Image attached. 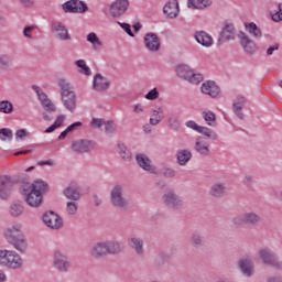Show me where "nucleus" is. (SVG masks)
<instances>
[{
  "mask_svg": "<svg viewBox=\"0 0 282 282\" xmlns=\"http://www.w3.org/2000/svg\"><path fill=\"white\" fill-rule=\"evenodd\" d=\"M226 183H214L209 188V195L210 197H215L216 199H219L226 195Z\"/></svg>",
  "mask_w": 282,
  "mask_h": 282,
  "instance_id": "nucleus-27",
  "label": "nucleus"
},
{
  "mask_svg": "<svg viewBox=\"0 0 282 282\" xmlns=\"http://www.w3.org/2000/svg\"><path fill=\"white\" fill-rule=\"evenodd\" d=\"M268 282H282L281 276H271L269 278Z\"/></svg>",
  "mask_w": 282,
  "mask_h": 282,
  "instance_id": "nucleus-64",
  "label": "nucleus"
},
{
  "mask_svg": "<svg viewBox=\"0 0 282 282\" xmlns=\"http://www.w3.org/2000/svg\"><path fill=\"white\" fill-rule=\"evenodd\" d=\"M118 25H120V28H122V30H124V32L128 33L132 39L135 36L133 31H131V24L118 22Z\"/></svg>",
  "mask_w": 282,
  "mask_h": 282,
  "instance_id": "nucleus-50",
  "label": "nucleus"
},
{
  "mask_svg": "<svg viewBox=\"0 0 282 282\" xmlns=\"http://www.w3.org/2000/svg\"><path fill=\"white\" fill-rule=\"evenodd\" d=\"M14 111V105L9 100L0 101V113H12Z\"/></svg>",
  "mask_w": 282,
  "mask_h": 282,
  "instance_id": "nucleus-43",
  "label": "nucleus"
},
{
  "mask_svg": "<svg viewBox=\"0 0 282 282\" xmlns=\"http://www.w3.org/2000/svg\"><path fill=\"white\" fill-rule=\"evenodd\" d=\"M151 111L152 117L150 118V124H152V127H158V124H160V121L164 120V109H162V107H156Z\"/></svg>",
  "mask_w": 282,
  "mask_h": 282,
  "instance_id": "nucleus-33",
  "label": "nucleus"
},
{
  "mask_svg": "<svg viewBox=\"0 0 282 282\" xmlns=\"http://www.w3.org/2000/svg\"><path fill=\"white\" fill-rule=\"evenodd\" d=\"M160 98V91H158V88L151 89L147 95V100H158Z\"/></svg>",
  "mask_w": 282,
  "mask_h": 282,
  "instance_id": "nucleus-49",
  "label": "nucleus"
},
{
  "mask_svg": "<svg viewBox=\"0 0 282 282\" xmlns=\"http://www.w3.org/2000/svg\"><path fill=\"white\" fill-rule=\"evenodd\" d=\"M195 39L199 45L203 47H212L213 46V36L206 33L205 31H197L195 33Z\"/></svg>",
  "mask_w": 282,
  "mask_h": 282,
  "instance_id": "nucleus-29",
  "label": "nucleus"
},
{
  "mask_svg": "<svg viewBox=\"0 0 282 282\" xmlns=\"http://www.w3.org/2000/svg\"><path fill=\"white\" fill-rule=\"evenodd\" d=\"M32 30H39V26L36 25H28L23 30V34L26 39H32Z\"/></svg>",
  "mask_w": 282,
  "mask_h": 282,
  "instance_id": "nucleus-51",
  "label": "nucleus"
},
{
  "mask_svg": "<svg viewBox=\"0 0 282 282\" xmlns=\"http://www.w3.org/2000/svg\"><path fill=\"white\" fill-rule=\"evenodd\" d=\"M258 257L261 259L264 265H271V268H275V270H282V262L276 257V253L272 251V249L264 247L259 249Z\"/></svg>",
  "mask_w": 282,
  "mask_h": 282,
  "instance_id": "nucleus-7",
  "label": "nucleus"
},
{
  "mask_svg": "<svg viewBox=\"0 0 282 282\" xmlns=\"http://www.w3.org/2000/svg\"><path fill=\"white\" fill-rule=\"evenodd\" d=\"M23 213H25V207H23V204H21V202L15 200L10 204L9 215H11V217H21Z\"/></svg>",
  "mask_w": 282,
  "mask_h": 282,
  "instance_id": "nucleus-31",
  "label": "nucleus"
},
{
  "mask_svg": "<svg viewBox=\"0 0 282 282\" xmlns=\"http://www.w3.org/2000/svg\"><path fill=\"white\" fill-rule=\"evenodd\" d=\"M110 204L117 210H129V199L124 197V188L118 184L110 191Z\"/></svg>",
  "mask_w": 282,
  "mask_h": 282,
  "instance_id": "nucleus-6",
  "label": "nucleus"
},
{
  "mask_svg": "<svg viewBox=\"0 0 282 282\" xmlns=\"http://www.w3.org/2000/svg\"><path fill=\"white\" fill-rule=\"evenodd\" d=\"M202 94H205L206 96H210V98H217L219 94H221V89L217 85V83L213 80H207L202 84L200 87Z\"/></svg>",
  "mask_w": 282,
  "mask_h": 282,
  "instance_id": "nucleus-20",
  "label": "nucleus"
},
{
  "mask_svg": "<svg viewBox=\"0 0 282 282\" xmlns=\"http://www.w3.org/2000/svg\"><path fill=\"white\" fill-rule=\"evenodd\" d=\"M200 80H204V77L202 74H196L195 70H192V74H189V77L187 78V82L192 83V85H199Z\"/></svg>",
  "mask_w": 282,
  "mask_h": 282,
  "instance_id": "nucleus-47",
  "label": "nucleus"
},
{
  "mask_svg": "<svg viewBox=\"0 0 282 282\" xmlns=\"http://www.w3.org/2000/svg\"><path fill=\"white\" fill-rule=\"evenodd\" d=\"M86 41L91 44L93 50L95 52H98L102 47V41H100V37L95 32H91L87 35Z\"/></svg>",
  "mask_w": 282,
  "mask_h": 282,
  "instance_id": "nucleus-36",
  "label": "nucleus"
},
{
  "mask_svg": "<svg viewBox=\"0 0 282 282\" xmlns=\"http://www.w3.org/2000/svg\"><path fill=\"white\" fill-rule=\"evenodd\" d=\"M163 175L164 177H175V171L173 169H165Z\"/></svg>",
  "mask_w": 282,
  "mask_h": 282,
  "instance_id": "nucleus-62",
  "label": "nucleus"
},
{
  "mask_svg": "<svg viewBox=\"0 0 282 282\" xmlns=\"http://www.w3.org/2000/svg\"><path fill=\"white\" fill-rule=\"evenodd\" d=\"M4 238L20 254L28 252V238H25V234L21 230V225L17 224L8 227L4 230Z\"/></svg>",
  "mask_w": 282,
  "mask_h": 282,
  "instance_id": "nucleus-2",
  "label": "nucleus"
},
{
  "mask_svg": "<svg viewBox=\"0 0 282 282\" xmlns=\"http://www.w3.org/2000/svg\"><path fill=\"white\" fill-rule=\"evenodd\" d=\"M14 138V134L12 133V130L9 128H2L0 129V140L2 142H6V140H12Z\"/></svg>",
  "mask_w": 282,
  "mask_h": 282,
  "instance_id": "nucleus-46",
  "label": "nucleus"
},
{
  "mask_svg": "<svg viewBox=\"0 0 282 282\" xmlns=\"http://www.w3.org/2000/svg\"><path fill=\"white\" fill-rule=\"evenodd\" d=\"M238 268L245 276H252V271L254 269V264L252 263V259L250 258H243L239 260Z\"/></svg>",
  "mask_w": 282,
  "mask_h": 282,
  "instance_id": "nucleus-26",
  "label": "nucleus"
},
{
  "mask_svg": "<svg viewBox=\"0 0 282 282\" xmlns=\"http://www.w3.org/2000/svg\"><path fill=\"white\" fill-rule=\"evenodd\" d=\"M118 149L119 155L120 158H122V160H131V151L127 149V145H124V143H119Z\"/></svg>",
  "mask_w": 282,
  "mask_h": 282,
  "instance_id": "nucleus-44",
  "label": "nucleus"
},
{
  "mask_svg": "<svg viewBox=\"0 0 282 282\" xmlns=\"http://www.w3.org/2000/svg\"><path fill=\"white\" fill-rule=\"evenodd\" d=\"M169 124L172 129H180V120L176 117H170Z\"/></svg>",
  "mask_w": 282,
  "mask_h": 282,
  "instance_id": "nucleus-54",
  "label": "nucleus"
},
{
  "mask_svg": "<svg viewBox=\"0 0 282 282\" xmlns=\"http://www.w3.org/2000/svg\"><path fill=\"white\" fill-rule=\"evenodd\" d=\"M46 191L47 183L43 180H36L33 184L24 183L20 187L21 195L32 208H39L43 204V193Z\"/></svg>",
  "mask_w": 282,
  "mask_h": 282,
  "instance_id": "nucleus-1",
  "label": "nucleus"
},
{
  "mask_svg": "<svg viewBox=\"0 0 282 282\" xmlns=\"http://www.w3.org/2000/svg\"><path fill=\"white\" fill-rule=\"evenodd\" d=\"M57 85L61 89V100L65 110L74 113V111H76V104L78 102L74 86L65 78L58 79Z\"/></svg>",
  "mask_w": 282,
  "mask_h": 282,
  "instance_id": "nucleus-3",
  "label": "nucleus"
},
{
  "mask_svg": "<svg viewBox=\"0 0 282 282\" xmlns=\"http://www.w3.org/2000/svg\"><path fill=\"white\" fill-rule=\"evenodd\" d=\"M245 28L249 34L253 35V39H261V36H263L261 29H259L254 22L245 23Z\"/></svg>",
  "mask_w": 282,
  "mask_h": 282,
  "instance_id": "nucleus-37",
  "label": "nucleus"
},
{
  "mask_svg": "<svg viewBox=\"0 0 282 282\" xmlns=\"http://www.w3.org/2000/svg\"><path fill=\"white\" fill-rule=\"evenodd\" d=\"M109 87H111V82H109L107 77L102 76L100 73H97L94 76L93 88L95 89V91H99L100 94H102L107 91Z\"/></svg>",
  "mask_w": 282,
  "mask_h": 282,
  "instance_id": "nucleus-18",
  "label": "nucleus"
},
{
  "mask_svg": "<svg viewBox=\"0 0 282 282\" xmlns=\"http://www.w3.org/2000/svg\"><path fill=\"white\" fill-rule=\"evenodd\" d=\"M162 202L171 210H182L184 208V198L175 191H167L162 195Z\"/></svg>",
  "mask_w": 282,
  "mask_h": 282,
  "instance_id": "nucleus-8",
  "label": "nucleus"
},
{
  "mask_svg": "<svg viewBox=\"0 0 282 282\" xmlns=\"http://www.w3.org/2000/svg\"><path fill=\"white\" fill-rule=\"evenodd\" d=\"M272 20L275 22L282 21V4H279V12L272 15Z\"/></svg>",
  "mask_w": 282,
  "mask_h": 282,
  "instance_id": "nucleus-58",
  "label": "nucleus"
},
{
  "mask_svg": "<svg viewBox=\"0 0 282 282\" xmlns=\"http://www.w3.org/2000/svg\"><path fill=\"white\" fill-rule=\"evenodd\" d=\"M279 47H280L279 43L274 44L273 46H270L267 50V56H272V54H274V52H276Z\"/></svg>",
  "mask_w": 282,
  "mask_h": 282,
  "instance_id": "nucleus-60",
  "label": "nucleus"
},
{
  "mask_svg": "<svg viewBox=\"0 0 282 282\" xmlns=\"http://www.w3.org/2000/svg\"><path fill=\"white\" fill-rule=\"evenodd\" d=\"M106 133H113L116 131V123L113 121L104 122Z\"/></svg>",
  "mask_w": 282,
  "mask_h": 282,
  "instance_id": "nucleus-52",
  "label": "nucleus"
},
{
  "mask_svg": "<svg viewBox=\"0 0 282 282\" xmlns=\"http://www.w3.org/2000/svg\"><path fill=\"white\" fill-rule=\"evenodd\" d=\"M176 76L183 80H188L191 74H193V68L186 64H180L176 66Z\"/></svg>",
  "mask_w": 282,
  "mask_h": 282,
  "instance_id": "nucleus-32",
  "label": "nucleus"
},
{
  "mask_svg": "<svg viewBox=\"0 0 282 282\" xmlns=\"http://www.w3.org/2000/svg\"><path fill=\"white\" fill-rule=\"evenodd\" d=\"M52 113H54V111H46L43 112V120H45L46 122H52V120H54V116H52Z\"/></svg>",
  "mask_w": 282,
  "mask_h": 282,
  "instance_id": "nucleus-59",
  "label": "nucleus"
},
{
  "mask_svg": "<svg viewBox=\"0 0 282 282\" xmlns=\"http://www.w3.org/2000/svg\"><path fill=\"white\" fill-rule=\"evenodd\" d=\"M134 113H143L144 112V107L141 104H137L133 108Z\"/></svg>",
  "mask_w": 282,
  "mask_h": 282,
  "instance_id": "nucleus-63",
  "label": "nucleus"
},
{
  "mask_svg": "<svg viewBox=\"0 0 282 282\" xmlns=\"http://www.w3.org/2000/svg\"><path fill=\"white\" fill-rule=\"evenodd\" d=\"M193 158V153L188 150H181L176 153V160L180 166H186L188 162H191V159Z\"/></svg>",
  "mask_w": 282,
  "mask_h": 282,
  "instance_id": "nucleus-35",
  "label": "nucleus"
},
{
  "mask_svg": "<svg viewBox=\"0 0 282 282\" xmlns=\"http://www.w3.org/2000/svg\"><path fill=\"white\" fill-rule=\"evenodd\" d=\"M213 6V0H187V8L192 10H206Z\"/></svg>",
  "mask_w": 282,
  "mask_h": 282,
  "instance_id": "nucleus-30",
  "label": "nucleus"
},
{
  "mask_svg": "<svg viewBox=\"0 0 282 282\" xmlns=\"http://www.w3.org/2000/svg\"><path fill=\"white\" fill-rule=\"evenodd\" d=\"M65 118H66L65 115H58L55 122L51 127H48L44 131V133H52V132L56 131V129L63 127V123L65 122Z\"/></svg>",
  "mask_w": 282,
  "mask_h": 282,
  "instance_id": "nucleus-40",
  "label": "nucleus"
},
{
  "mask_svg": "<svg viewBox=\"0 0 282 282\" xmlns=\"http://www.w3.org/2000/svg\"><path fill=\"white\" fill-rule=\"evenodd\" d=\"M144 46L149 52H160V36L155 33H147L143 39Z\"/></svg>",
  "mask_w": 282,
  "mask_h": 282,
  "instance_id": "nucleus-17",
  "label": "nucleus"
},
{
  "mask_svg": "<svg viewBox=\"0 0 282 282\" xmlns=\"http://www.w3.org/2000/svg\"><path fill=\"white\" fill-rule=\"evenodd\" d=\"M237 36V29H235V24L225 23L220 32V37L218 39V43H224V41H235Z\"/></svg>",
  "mask_w": 282,
  "mask_h": 282,
  "instance_id": "nucleus-21",
  "label": "nucleus"
},
{
  "mask_svg": "<svg viewBox=\"0 0 282 282\" xmlns=\"http://www.w3.org/2000/svg\"><path fill=\"white\" fill-rule=\"evenodd\" d=\"M90 124H91L93 129H100V127H102V124H105V122L102 121V119L93 118Z\"/></svg>",
  "mask_w": 282,
  "mask_h": 282,
  "instance_id": "nucleus-53",
  "label": "nucleus"
},
{
  "mask_svg": "<svg viewBox=\"0 0 282 282\" xmlns=\"http://www.w3.org/2000/svg\"><path fill=\"white\" fill-rule=\"evenodd\" d=\"M120 252H122V245L113 240L99 241L90 248V257L93 259H102L107 254H120Z\"/></svg>",
  "mask_w": 282,
  "mask_h": 282,
  "instance_id": "nucleus-4",
  "label": "nucleus"
},
{
  "mask_svg": "<svg viewBox=\"0 0 282 282\" xmlns=\"http://www.w3.org/2000/svg\"><path fill=\"white\" fill-rule=\"evenodd\" d=\"M189 241L194 248H202L204 246V237L199 231H194L189 238Z\"/></svg>",
  "mask_w": 282,
  "mask_h": 282,
  "instance_id": "nucleus-39",
  "label": "nucleus"
},
{
  "mask_svg": "<svg viewBox=\"0 0 282 282\" xmlns=\"http://www.w3.org/2000/svg\"><path fill=\"white\" fill-rule=\"evenodd\" d=\"M37 98L42 105V107L46 110V111H56V106L54 105V102H52L50 100V98H47V95L45 93H40L37 95Z\"/></svg>",
  "mask_w": 282,
  "mask_h": 282,
  "instance_id": "nucleus-34",
  "label": "nucleus"
},
{
  "mask_svg": "<svg viewBox=\"0 0 282 282\" xmlns=\"http://www.w3.org/2000/svg\"><path fill=\"white\" fill-rule=\"evenodd\" d=\"M246 102H247L246 97H243L241 95L237 96L236 99L234 100L232 111H234L235 116H237V118H239V120H243V118H245V115L241 110L243 109V107H246Z\"/></svg>",
  "mask_w": 282,
  "mask_h": 282,
  "instance_id": "nucleus-23",
  "label": "nucleus"
},
{
  "mask_svg": "<svg viewBox=\"0 0 282 282\" xmlns=\"http://www.w3.org/2000/svg\"><path fill=\"white\" fill-rule=\"evenodd\" d=\"M63 194L66 199H70L72 202H78L80 199V189L75 184L68 185L64 191Z\"/></svg>",
  "mask_w": 282,
  "mask_h": 282,
  "instance_id": "nucleus-28",
  "label": "nucleus"
},
{
  "mask_svg": "<svg viewBox=\"0 0 282 282\" xmlns=\"http://www.w3.org/2000/svg\"><path fill=\"white\" fill-rule=\"evenodd\" d=\"M135 161L140 169H143V171H148V173H155V166H153L151 159L144 154H137Z\"/></svg>",
  "mask_w": 282,
  "mask_h": 282,
  "instance_id": "nucleus-24",
  "label": "nucleus"
},
{
  "mask_svg": "<svg viewBox=\"0 0 282 282\" xmlns=\"http://www.w3.org/2000/svg\"><path fill=\"white\" fill-rule=\"evenodd\" d=\"M0 265L9 270H21L23 258L17 251L0 250Z\"/></svg>",
  "mask_w": 282,
  "mask_h": 282,
  "instance_id": "nucleus-5",
  "label": "nucleus"
},
{
  "mask_svg": "<svg viewBox=\"0 0 282 282\" xmlns=\"http://www.w3.org/2000/svg\"><path fill=\"white\" fill-rule=\"evenodd\" d=\"M14 180L11 176H0V199H10L12 197V189L14 188Z\"/></svg>",
  "mask_w": 282,
  "mask_h": 282,
  "instance_id": "nucleus-14",
  "label": "nucleus"
},
{
  "mask_svg": "<svg viewBox=\"0 0 282 282\" xmlns=\"http://www.w3.org/2000/svg\"><path fill=\"white\" fill-rule=\"evenodd\" d=\"M186 127H188L189 129H193L194 131H197V133L199 132V129L202 128V126L197 124L195 121H187Z\"/></svg>",
  "mask_w": 282,
  "mask_h": 282,
  "instance_id": "nucleus-56",
  "label": "nucleus"
},
{
  "mask_svg": "<svg viewBox=\"0 0 282 282\" xmlns=\"http://www.w3.org/2000/svg\"><path fill=\"white\" fill-rule=\"evenodd\" d=\"M78 127H83V122L76 121V122L72 123L70 126H68L66 129L69 133H72V131H76V129H78Z\"/></svg>",
  "mask_w": 282,
  "mask_h": 282,
  "instance_id": "nucleus-57",
  "label": "nucleus"
},
{
  "mask_svg": "<svg viewBox=\"0 0 282 282\" xmlns=\"http://www.w3.org/2000/svg\"><path fill=\"white\" fill-rule=\"evenodd\" d=\"M51 31L59 41H72V35H69V31L63 22L53 21L51 23Z\"/></svg>",
  "mask_w": 282,
  "mask_h": 282,
  "instance_id": "nucleus-16",
  "label": "nucleus"
},
{
  "mask_svg": "<svg viewBox=\"0 0 282 282\" xmlns=\"http://www.w3.org/2000/svg\"><path fill=\"white\" fill-rule=\"evenodd\" d=\"M66 212L69 215H76L78 213V203L76 200L67 202Z\"/></svg>",
  "mask_w": 282,
  "mask_h": 282,
  "instance_id": "nucleus-48",
  "label": "nucleus"
},
{
  "mask_svg": "<svg viewBox=\"0 0 282 282\" xmlns=\"http://www.w3.org/2000/svg\"><path fill=\"white\" fill-rule=\"evenodd\" d=\"M42 219L45 226L51 228V230H61V228H63V218L53 210L44 213Z\"/></svg>",
  "mask_w": 282,
  "mask_h": 282,
  "instance_id": "nucleus-13",
  "label": "nucleus"
},
{
  "mask_svg": "<svg viewBox=\"0 0 282 282\" xmlns=\"http://www.w3.org/2000/svg\"><path fill=\"white\" fill-rule=\"evenodd\" d=\"M23 8H32L34 6V0H20Z\"/></svg>",
  "mask_w": 282,
  "mask_h": 282,
  "instance_id": "nucleus-61",
  "label": "nucleus"
},
{
  "mask_svg": "<svg viewBox=\"0 0 282 282\" xmlns=\"http://www.w3.org/2000/svg\"><path fill=\"white\" fill-rule=\"evenodd\" d=\"M238 39L240 40L241 47H243L247 54H254L257 52V44H254V41H252L246 32L240 31Z\"/></svg>",
  "mask_w": 282,
  "mask_h": 282,
  "instance_id": "nucleus-19",
  "label": "nucleus"
},
{
  "mask_svg": "<svg viewBox=\"0 0 282 282\" xmlns=\"http://www.w3.org/2000/svg\"><path fill=\"white\" fill-rule=\"evenodd\" d=\"M53 267L57 272H69V268H72V261L65 252L56 250L53 254Z\"/></svg>",
  "mask_w": 282,
  "mask_h": 282,
  "instance_id": "nucleus-11",
  "label": "nucleus"
},
{
  "mask_svg": "<svg viewBox=\"0 0 282 282\" xmlns=\"http://www.w3.org/2000/svg\"><path fill=\"white\" fill-rule=\"evenodd\" d=\"M198 133L206 135V138H208L209 140H217L219 138L217 132H215L214 130H212L210 128H207V127L200 126Z\"/></svg>",
  "mask_w": 282,
  "mask_h": 282,
  "instance_id": "nucleus-41",
  "label": "nucleus"
},
{
  "mask_svg": "<svg viewBox=\"0 0 282 282\" xmlns=\"http://www.w3.org/2000/svg\"><path fill=\"white\" fill-rule=\"evenodd\" d=\"M62 9L66 14H85L89 7L80 0H68L62 4Z\"/></svg>",
  "mask_w": 282,
  "mask_h": 282,
  "instance_id": "nucleus-12",
  "label": "nucleus"
},
{
  "mask_svg": "<svg viewBox=\"0 0 282 282\" xmlns=\"http://www.w3.org/2000/svg\"><path fill=\"white\" fill-rule=\"evenodd\" d=\"M128 245L132 250H134L138 257H142L144 254V240L140 237H131L128 239Z\"/></svg>",
  "mask_w": 282,
  "mask_h": 282,
  "instance_id": "nucleus-25",
  "label": "nucleus"
},
{
  "mask_svg": "<svg viewBox=\"0 0 282 282\" xmlns=\"http://www.w3.org/2000/svg\"><path fill=\"white\" fill-rule=\"evenodd\" d=\"M29 133L25 129L17 130L15 138H19L20 140H23L24 138H28Z\"/></svg>",
  "mask_w": 282,
  "mask_h": 282,
  "instance_id": "nucleus-55",
  "label": "nucleus"
},
{
  "mask_svg": "<svg viewBox=\"0 0 282 282\" xmlns=\"http://www.w3.org/2000/svg\"><path fill=\"white\" fill-rule=\"evenodd\" d=\"M70 149L76 155H85L91 153L96 149V141L87 139H78L70 143Z\"/></svg>",
  "mask_w": 282,
  "mask_h": 282,
  "instance_id": "nucleus-10",
  "label": "nucleus"
},
{
  "mask_svg": "<svg viewBox=\"0 0 282 282\" xmlns=\"http://www.w3.org/2000/svg\"><path fill=\"white\" fill-rule=\"evenodd\" d=\"M163 14L167 19H177L180 17V3L177 0H170L163 8Z\"/></svg>",
  "mask_w": 282,
  "mask_h": 282,
  "instance_id": "nucleus-22",
  "label": "nucleus"
},
{
  "mask_svg": "<svg viewBox=\"0 0 282 282\" xmlns=\"http://www.w3.org/2000/svg\"><path fill=\"white\" fill-rule=\"evenodd\" d=\"M127 10H129V0H116L109 8V12L113 19L124 17Z\"/></svg>",
  "mask_w": 282,
  "mask_h": 282,
  "instance_id": "nucleus-15",
  "label": "nucleus"
},
{
  "mask_svg": "<svg viewBox=\"0 0 282 282\" xmlns=\"http://www.w3.org/2000/svg\"><path fill=\"white\" fill-rule=\"evenodd\" d=\"M194 149L200 155H210V149L208 148V145H203L199 141H196Z\"/></svg>",
  "mask_w": 282,
  "mask_h": 282,
  "instance_id": "nucleus-45",
  "label": "nucleus"
},
{
  "mask_svg": "<svg viewBox=\"0 0 282 282\" xmlns=\"http://www.w3.org/2000/svg\"><path fill=\"white\" fill-rule=\"evenodd\" d=\"M235 226H259L261 224V215L256 212H246L232 219Z\"/></svg>",
  "mask_w": 282,
  "mask_h": 282,
  "instance_id": "nucleus-9",
  "label": "nucleus"
},
{
  "mask_svg": "<svg viewBox=\"0 0 282 282\" xmlns=\"http://www.w3.org/2000/svg\"><path fill=\"white\" fill-rule=\"evenodd\" d=\"M203 118L209 127H215L217 116L213 111H203Z\"/></svg>",
  "mask_w": 282,
  "mask_h": 282,
  "instance_id": "nucleus-42",
  "label": "nucleus"
},
{
  "mask_svg": "<svg viewBox=\"0 0 282 282\" xmlns=\"http://www.w3.org/2000/svg\"><path fill=\"white\" fill-rule=\"evenodd\" d=\"M12 67V56L10 54H0V69L8 72Z\"/></svg>",
  "mask_w": 282,
  "mask_h": 282,
  "instance_id": "nucleus-38",
  "label": "nucleus"
}]
</instances>
